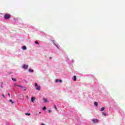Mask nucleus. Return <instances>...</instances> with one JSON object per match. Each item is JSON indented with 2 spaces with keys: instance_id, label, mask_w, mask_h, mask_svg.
Wrapping results in <instances>:
<instances>
[{
  "instance_id": "nucleus-20",
  "label": "nucleus",
  "mask_w": 125,
  "mask_h": 125,
  "mask_svg": "<svg viewBox=\"0 0 125 125\" xmlns=\"http://www.w3.org/2000/svg\"><path fill=\"white\" fill-rule=\"evenodd\" d=\"M60 81V79H56V82H58Z\"/></svg>"
},
{
  "instance_id": "nucleus-26",
  "label": "nucleus",
  "mask_w": 125,
  "mask_h": 125,
  "mask_svg": "<svg viewBox=\"0 0 125 125\" xmlns=\"http://www.w3.org/2000/svg\"><path fill=\"white\" fill-rule=\"evenodd\" d=\"M41 125H45L43 123H42V124H41Z\"/></svg>"
},
{
  "instance_id": "nucleus-3",
  "label": "nucleus",
  "mask_w": 125,
  "mask_h": 125,
  "mask_svg": "<svg viewBox=\"0 0 125 125\" xmlns=\"http://www.w3.org/2000/svg\"><path fill=\"white\" fill-rule=\"evenodd\" d=\"M92 121L94 124H96L98 123L99 121L98 119H92Z\"/></svg>"
},
{
  "instance_id": "nucleus-22",
  "label": "nucleus",
  "mask_w": 125,
  "mask_h": 125,
  "mask_svg": "<svg viewBox=\"0 0 125 125\" xmlns=\"http://www.w3.org/2000/svg\"><path fill=\"white\" fill-rule=\"evenodd\" d=\"M103 115H106V113H105V112H103Z\"/></svg>"
},
{
  "instance_id": "nucleus-2",
  "label": "nucleus",
  "mask_w": 125,
  "mask_h": 125,
  "mask_svg": "<svg viewBox=\"0 0 125 125\" xmlns=\"http://www.w3.org/2000/svg\"><path fill=\"white\" fill-rule=\"evenodd\" d=\"M10 17H11L10 14H5L4 16V18L5 19H9V18H10Z\"/></svg>"
},
{
  "instance_id": "nucleus-6",
  "label": "nucleus",
  "mask_w": 125,
  "mask_h": 125,
  "mask_svg": "<svg viewBox=\"0 0 125 125\" xmlns=\"http://www.w3.org/2000/svg\"><path fill=\"white\" fill-rule=\"evenodd\" d=\"M35 100H36V98H35V97L31 98V101L32 103H34Z\"/></svg>"
},
{
  "instance_id": "nucleus-10",
  "label": "nucleus",
  "mask_w": 125,
  "mask_h": 125,
  "mask_svg": "<svg viewBox=\"0 0 125 125\" xmlns=\"http://www.w3.org/2000/svg\"><path fill=\"white\" fill-rule=\"evenodd\" d=\"M94 105H96V106H97L98 105V103H97V102H95V103H94Z\"/></svg>"
},
{
  "instance_id": "nucleus-23",
  "label": "nucleus",
  "mask_w": 125,
  "mask_h": 125,
  "mask_svg": "<svg viewBox=\"0 0 125 125\" xmlns=\"http://www.w3.org/2000/svg\"><path fill=\"white\" fill-rule=\"evenodd\" d=\"M48 112H49V113H51V112H52V110H49V111H48Z\"/></svg>"
},
{
  "instance_id": "nucleus-7",
  "label": "nucleus",
  "mask_w": 125,
  "mask_h": 125,
  "mask_svg": "<svg viewBox=\"0 0 125 125\" xmlns=\"http://www.w3.org/2000/svg\"><path fill=\"white\" fill-rule=\"evenodd\" d=\"M22 49H23V50H25L26 49H27L26 46H25V45H24V46H23L22 47Z\"/></svg>"
},
{
  "instance_id": "nucleus-25",
  "label": "nucleus",
  "mask_w": 125,
  "mask_h": 125,
  "mask_svg": "<svg viewBox=\"0 0 125 125\" xmlns=\"http://www.w3.org/2000/svg\"><path fill=\"white\" fill-rule=\"evenodd\" d=\"M59 81H60V82H62V80H61L60 79H59Z\"/></svg>"
},
{
  "instance_id": "nucleus-13",
  "label": "nucleus",
  "mask_w": 125,
  "mask_h": 125,
  "mask_svg": "<svg viewBox=\"0 0 125 125\" xmlns=\"http://www.w3.org/2000/svg\"><path fill=\"white\" fill-rule=\"evenodd\" d=\"M9 102H11V103H12V104H14V102H13V101H12V100H9Z\"/></svg>"
},
{
  "instance_id": "nucleus-11",
  "label": "nucleus",
  "mask_w": 125,
  "mask_h": 125,
  "mask_svg": "<svg viewBox=\"0 0 125 125\" xmlns=\"http://www.w3.org/2000/svg\"><path fill=\"white\" fill-rule=\"evenodd\" d=\"M104 110H105V107H102V108L101 109V111H103Z\"/></svg>"
},
{
  "instance_id": "nucleus-18",
  "label": "nucleus",
  "mask_w": 125,
  "mask_h": 125,
  "mask_svg": "<svg viewBox=\"0 0 125 125\" xmlns=\"http://www.w3.org/2000/svg\"><path fill=\"white\" fill-rule=\"evenodd\" d=\"M52 42L55 45H56V43H55V42H54V41H52Z\"/></svg>"
},
{
  "instance_id": "nucleus-28",
  "label": "nucleus",
  "mask_w": 125,
  "mask_h": 125,
  "mask_svg": "<svg viewBox=\"0 0 125 125\" xmlns=\"http://www.w3.org/2000/svg\"><path fill=\"white\" fill-rule=\"evenodd\" d=\"M57 47L58 48H59V47H58V46H57Z\"/></svg>"
},
{
  "instance_id": "nucleus-5",
  "label": "nucleus",
  "mask_w": 125,
  "mask_h": 125,
  "mask_svg": "<svg viewBox=\"0 0 125 125\" xmlns=\"http://www.w3.org/2000/svg\"><path fill=\"white\" fill-rule=\"evenodd\" d=\"M28 65H26L25 64L22 65L23 69H28Z\"/></svg>"
},
{
  "instance_id": "nucleus-16",
  "label": "nucleus",
  "mask_w": 125,
  "mask_h": 125,
  "mask_svg": "<svg viewBox=\"0 0 125 125\" xmlns=\"http://www.w3.org/2000/svg\"><path fill=\"white\" fill-rule=\"evenodd\" d=\"M12 80H13L14 81H17V79H16L15 78H12Z\"/></svg>"
},
{
  "instance_id": "nucleus-29",
  "label": "nucleus",
  "mask_w": 125,
  "mask_h": 125,
  "mask_svg": "<svg viewBox=\"0 0 125 125\" xmlns=\"http://www.w3.org/2000/svg\"><path fill=\"white\" fill-rule=\"evenodd\" d=\"M40 113H41V112H40Z\"/></svg>"
},
{
  "instance_id": "nucleus-14",
  "label": "nucleus",
  "mask_w": 125,
  "mask_h": 125,
  "mask_svg": "<svg viewBox=\"0 0 125 125\" xmlns=\"http://www.w3.org/2000/svg\"><path fill=\"white\" fill-rule=\"evenodd\" d=\"M35 43H36V44H39V42H38L37 41H35Z\"/></svg>"
},
{
  "instance_id": "nucleus-21",
  "label": "nucleus",
  "mask_w": 125,
  "mask_h": 125,
  "mask_svg": "<svg viewBox=\"0 0 125 125\" xmlns=\"http://www.w3.org/2000/svg\"><path fill=\"white\" fill-rule=\"evenodd\" d=\"M54 107L56 109V110H57V107L56 105H54Z\"/></svg>"
},
{
  "instance_id": "nucleus-15",
  "label": "nucleus",
  "mask_w": 125,
  "mask_h": 125,
  "mask_svg": "<svg viewBox=\"0 0 125 125\" xmlns=\"http://www.w3.org/2000/svg\"><path fill=\"white\" fill-rule=\"evenodd\" d=\"M43 110H45V109H46V106H43Z\"/></svg>"
},
{
  "instance_id": "nucleus-9",
  "label": "nucleus",
  "mask_w": 125,
  "mask_h": 125,
  "mask_svg": "<svg viewBox=\"0 0 125 125\" xmlns=\"http://www.w3.org/2000/svg\"><path fill=\"white\" fill-rule=\"evenodd\" d=\"M43 101H44V102H45V103H47V102H48V100L47 99H43Z\"/></svg>"
},
{
  "instance_id": "nucleus-24",
  "label": "nucleus",
  "mask_w": 125,
  "mask_h": 125,
  "mask_svg": "<svg viewBox=\"0 0 125 125\" xmlns=\"http://www.w3.org/2000/svg\"><path fill=\"white\" fill-rule=\"evenodd\" d=\"M8 95L9 97H10V94L9 93H8Z\"/></svg>"
},
{
  "instance_id": "nucleus-17",
  "label": "nucleus",
  "mask_w": 125,
  "mask_h": 125,
  "mask_svg": "<svg viewBox=\"0 0 125 125\" xmlns=\"http://www.w3.org/2000/svg\"><path fill=\"white\" fill-rule=\"evenodd\" d=\"M2 97L4 98V99H6L5 95H4L3 94H2Z\"/></svg>"
},
{
  "instance_id": "nucleus-4",
  "label": "nucleus",
  "mask_w": 125,
  "mask_h": 125,
  "mask_svg": "<svg viewBox=\"0 0 125 125\" xmlns=\"http://www.w3.org/2000/svg\"><path fill=\"white\" fill-rule=\"evenodd\" d=\"M18 87H21V88H22V89H24V91H26V87H23V86H21V85H17Z\"/></svg>"
},
{
  "instance_id": "nucleus-12",
  "label": "nucleus",
  "mask_w": 125,
  "mask_h": 125,
  "mask_svg": "<svg viewBox=\"0 0 125 125\" xmlns=\"http://www.w3.org/2000/svg\"><path fill=\"white\" fill-rule=\"evenodd\" d=\"M29 72H34V70H33V69H31V68H29Z\"/></svg>"
},
{
  "instance_id": "nucleus-19",
  "label": "nucleus",
  "mask_w": 125,
  "mask_h": 125,
  "mask_svg": "<svg viewBox=\"0 0 125 125\" xmlns=\"http://www.w3.org/2000/svg\"><path fill=\"white\" fill-rule=\"evenodd\" d=\"M25 115H28V116L31 115L30 113H25Z\"/></svg>"
},
{
  "instance_id": "nucleus-8",
  "label": "nucleus",
  "mask_w": 125,
  "mask_h": 125,
  "mask_svg": "<svg viewBox=\"0 0 125 125\" xmlns=\"http://www.w3.org/2000/svg\"><path fill=\"white\" fill-rule=\"evenodd\" d=\"M74 81H77V76H76V75H74Z\"/></svg>"
},
{
  "instance_id": "nucleus-1",
  "label": "nucleus",
  "mask_w": 125,
  "mask_h": 125,
  "mask_svg": "<svg viewBox=\"0 0 125 125\" xmlns=\"http://www.w3.org/2000/svg\"><path fill=\"white\" fill-rule=\"evenodd\" d=\"M35 86L36 87V89L38 91H40L41 90V86L38 85L37 83H35Z\"/></svg>"
},
{
  "instance_id": "nucleus-27",
  "label": "nucleus",
  "mask_w": 125,
  "mask_h": 125,
  "mask_svg": "<svg viewBox=\"0 0 125 125\" xmlns=\"http://www.w3.org/2000/svg\"><path fill=\"white\" fill-rule=\"evenodd\" d=\"M49 58H50V59H52V57H50Z\"/></svg>"
}]
</instances>
